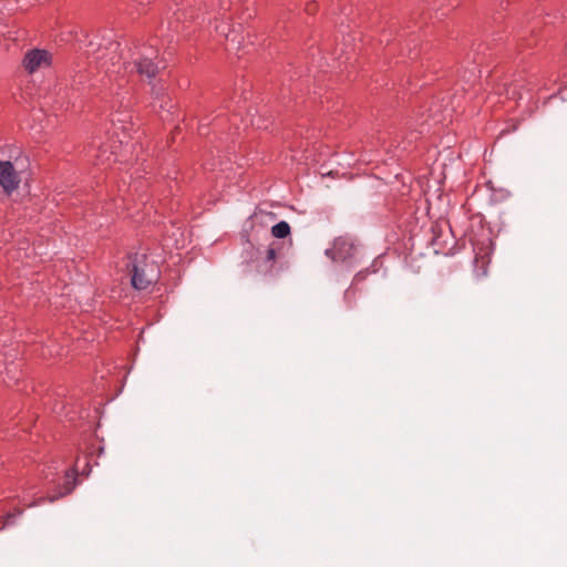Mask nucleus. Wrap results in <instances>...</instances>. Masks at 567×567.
<instances>
[{"mask_svg": "<svg viewBox=\"0 0 567 567\" xmlns=\"http://www.w3.org/2000/svg\"><path fill=\"white\" fill-rule=\"evenodd\" d=\"M315 10H316V6H315V4H309V6L307 7V11H308L309 13H312Z\"/></svg>", "mask_w": 567, "mask_h": 567, "instance_id": "10", "label": "nucleus"}, {"mask_svg": "<svg viewBox=\"0 0 567 567\" xmlns=\"http://www.w3.org/2000/svg\"><path fill=\"white\" fill-rule=\"evenodd\" d=\"M359 246L349 236H340L334 239L332 247L326 250V256L333 261H355L359 255Z\"/></svg>", "mask_w": 567, "mask_h": 567, "instance_id": "2", "label": "nucleus"}, {"mask_svg": "<svg viewBox=\"0 0 567 567\" xmlns=\"http://www.w3.org/2000/svg\"><path fill=\"white\" fill-rule=\"evenodd\" d=\"M275 259H276V250L274 248H269L267 250V260L275 261Z\"/></svg>", "mask_w": 567, "mask_h": 567, "instance_id": "8", "label": "nucleus"}, {"mask_svg": "<svg viewBox=\"0 0 567 567\" xmlns=\"http://www.w3.org/2000/svg\"><path fill=\"white\" fill-rule=\"evenodd\" d=\"M118 49L120 43L113 40L112 32H107L101 41H90L87 54L96 68L106 73H120L122 69L127 72L130 69V72L136 71L151 80L158 72V66L152 61L155 53L152 48L130 49L126 56Z\"/></svg>", "mask_w": 567, "mask_h": 567, "instance_id": "1", "label": "nucleus"}, {"mask_svg": "<svg viewBox=\"0 0 567 567\" xmlns=\"http://www.w3.org/2000/svg\"><path fill=\"white\" fill-rule=\"evenodd\" d=\"M51 63V53L42 49H32L27 51L22 60V66L29 74H33L39 70L49 68Z\"/></svg>", "mask_w": 567, "mask_h": 567, "instance_id": "4", "label": "nucleus"}, {"mask_svg": "<svg viewBox=\"0 0 567 567\" xmlns=\"http://www.w3.org/2000/svg\"><path fill=\"white\" fill-rule=\"evenodd\" d=\"M131 267V281L135 289H146L154 280L153 276H150L146 271L145 255H135L132 261L128 264Z\"/></svg>", "mask_w": 567, "mask_h": 567, "instance_id": "3", "label": "nucleus"}, {"mask_svg": "<svg viewBox=\"0 0 567 567\" xmlns=\"http://www.w3.org/2000/svg\"><path fill=\"white\" fill-rule=\"evenodd\" d=\"M364 277L362 276V274H357L355 277H354V281L358 282L359 280H362Z\"/></svg>", "mask_w": 567, "mask_h": 567, "instance_id": "11", "label": "nucleus"}, {"mask_svg": "<svg viewBox=\"0 0 567 567\" xmlns=\"http://www.w3.org/2000/svg\"><path fill=\"white\" fill-rule=\"evenodd\" d=\"M216 31L219 32L220 34H224L227 39H229L231 33L234 32V31L226 32L225 28L224 27L221 28L219 25L216 27Z\"/></svg>", "mask_w": 567, "mask_h": 567, "instance_id": "9", "label": "nucleus"}, {"mask_svg": "<svg viewBox=\"0 0 567 567\" xmlns=\"http://www.w3.org/2000/svg\"><path fill=\"white\" fill-rule=\"evenodd\" d=\"M219 7H220L221 9H225V8H226V6H225V1H224V0H219Z\"/></svg>", "mask_w": 567, "mask_h": 567, "instance_id": "12", "label": "nucleus"}, {"mask_svg": "<svg viewBox=\"0 0 567 567\" xmlns=\"http://www.w3.org/2000/svg\"><path fill=\"white\" fill-rule=\"evenodd\" d=\"M20 183V177L13 165L8 161H0V185L6 194H11Z\"/></svg>", "mask_w": 567, "mask_h": 567, "instance_id": "5", "label": "nucleus"}, {"mask_svg": "<svg viewBox=\"0 0 567 567\" xmlns=\"http://www.w3.org/2000/svg\"><path fill=\"white\" fill-rule=\"evenodd\" d=\"M76 485V476L74 471L71 473H68L65 476V483L63 485V491L59 493V495L48 496L47 499L50 503L55 502L58 498L63 497L68 494H70ZM45 501V498L41 497L37 504H42Z\"/></svg>", "mask_w": 567, "mask_h": 567, "instance_id": "6", "label": "nucleus"}, {"mask_svg": "<svg viewBox=\"0 0 567 567\" xmlns=\"http://www.w3.org/2000/svg\"><path fill=\"white\" fill-rule=\"evenodd\" d=\"M271 234L276 238H286L290 234V226L287 221L282 220L272 226Z\"/></svg>", "mask_w": 567, "mask_h": 567, "instance_id": "7", "label": "nucleus"}]
</instances>
